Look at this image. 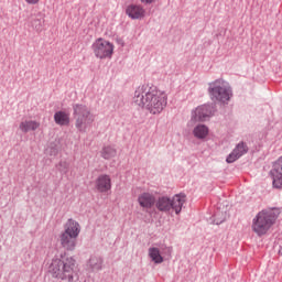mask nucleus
<instances>
[{"label":"nucleus","mask_w":282,"mask_h":282,"mask_svg":"<svg viewBox=\"0 0 282 282\" xmlns=\"http://www.w3.org/2000/svg\"><path fill=\"white\" fill-rule=\"evenodd\" d=\"M73 117L75 119V129L79 133H87L88 129H91L96 117L91 113V108L85 104L73 105Z\"/></svg>","instance_id":"nucleus-6"},{"label":"nucleus","mask_w":282,"mask_h":282,"mask_svg":"<svg viewBox=\"0 0 282 282\" xmlns=\"http://www.w3.org/2000/svg\"><path fill=\"white\" fill-rule=\"evenodd\" d=\"M105 260L99 256H91L88 260V268L91 272H100L102 270V264Z\"/></svg>","instance_id":"nucleus-16"},{"label":"nucleus","mask_w":282,"mask_h":282,"mask_svg":"<svg viewBox=\"0 0 282 282\" xmlns=\"http://www.w3.org/2000/svg\"><path fill=\"white\" fill-rule=\"evenodd\" d=\"M56 169H58L59 173H69V163L66 161H59Z\"/></svg>","instance_id":"nucleus-23"},{"label":"nucleus","mask_w":282,"mask_h":282,"mask_svg":"<svg viewBox=\"0 0 282 282\" xmlns=\"http://www.w3.org/2000/svg\"><path fill=\"white\" fill-rule=\"evenodd\" d=\"M207 94L214 105L226 107L232 99V86L224 78L208 83Z\"/></svg>","instance_id":"nucleus-3"},{"label":"nucleus","mask_w":282,"mask_h":282,"mask_svg":"<svg viewBox=\"0 0 282 282\" xmlns=\"http://www.w3.org/2000/svg\"><path fill=\"white\" fill-rule=\"evenodd\" d=\"M54 279H61L62 281L76 282L78 281V271L76 270V259L67 256V253H61L55 256L48 267Z\"/></svg>","instance_id":"nucleus-2"},{"label":"nucleus","mask_w":282,"mask_h":282,"mask_svg":"<svg viewBox=\"0 0 282 282\" xmlns=\"http://www.w3.org/2000/svg\"><path fill=\"white\" fill-rule=\"evenodd\" d=\"M41 127V123L34 120H24L20 123L19 129L22 133H30V131H36Z\"/></svg>","instance_id":"nucleus-18"},{"label":"nucleus","mask_w":282,"mask_h":282,"mask_svg":"<svg viewBox=\"0 0 282 282\" xmlns=\"http://www.w3.org/2000/svg\"><path fill=\"white\" fill-rule=\"evenodd\" d=\"M54 122L59 127H68L69 124V113L58 110L54 113Z\"/></svg>","instance_id":"nucleus-17"},{"label":"nucleus","mask_w":282,"mask_h":282,"mask_svg":"<svg viewBox=\"0 0 282 282\" xmlns=\"http://www.w3.org/2000/svg\"><path fill=\"white\" fill-rule=\"evenodd\" d=\"M95 188L97 193H109L112 188L111 176L108 174H100L95 180Z\"/></svg>","instance_id":"nucleus-13"},{"label":"nucleus","mask_w":282,"mask_h":282,"mask_svg":"<svg viewBox=\"0 0 282 282\" xmlns=\"http://www.w3.org/2000/svg\"><path fill=\"white\" fill-rule=\"evenodd\" d=\"M126 14L132 21H142L147 17V10L142 4L131 3L127 6Z\"/></svg>","instance_id":"nucleus-12"},{"label":"nucleus","mask_w":282,"mask_h":282,"mask_svg":"<svg viewBox=\"0 0 282 282\" xmlns=\"http://www.w3.org/2000/svg\"><path fill=\"white\" fill-rule=\"evenodd\" d=\"M149 257L153 261V263H164V257H162L158 247L149 248Z\"/></svg>","instance_id":"nucleus-20"},{"label":"nucleus","mask_w":282,"mask_h":282,"mask_svg":"<svg viewBox=\"0 0 282 282\" xmlns=\"http://www.w3.org/2000/svg\"><path fill=\"white\" fill-rule=\"evenodd\" d=\"M26 3H30L31 6H35L40 0H25Z\"/></svg>","instance_id":"nucleus-26"},{"label":"nucleus","mask_w":282,"mask_h":282,"mask_svg":"<svg viewBox=\"0 0 282 282\" xmlns=\"http://www.w3.org/2000/svg\"><path fill=\"white\" fill-rule=\"evenodd\" d=\"M169 252H171V248H169Z\"/></svg>","instance_id":"nucleus-27"},{"label":"nucleus","mask_w":282,"mask_h":282,"mask_svg":"<svg viewBox=\"0 0 282 282\" xmlns=\"http://www.w3.org/2000/svg\"><path fill=\"white\" fill-rule=\"evenodd\" d=\"M96 58H111L113 56V44L102 37L97 39L91 45Z\"/></svg>","instance_id":"nucleus-8"},{"label":"nucleus","mask_w":282,"mask_h":282,"mask_svg":"<svg viewBox=\"0 0 282 282\" xmlns=\"http://www.w3.org/2000/svg\"><path fill=\"white\" fill-rule=\"evenodd\" d=\"M281 212L276 208H267L259 212L256 217L252 219V231L256 232L258 237H263L268 235L270 228L276 224Z\"/></svg>","instance_id":"nucleus-4"},{"label":"nucleus","mask_w":282,"mask_h":282,"mask_svg":"<svg viewBox=\"0 0 282 282\" xmlns=\"http://www.w3.org/2000/svg\"><path fill=\"white\" fill-rule=\"evenodd\" d=\"M273 188H282V156H280L272 165L270 171Z\"/></svg>","instance_id":"nucleus-11"},{"label":"nucleus","mask_w":282,"mask_h":282,"mask_svg":"<svg viewBox=\"0 0 282 282\" xmlns=\"http://www.w3.org/2000/svg\"><path fill=\"white\" fill-rule=\"evenodd\" d=\"M133 102L138 107H141V109H145L149 113H152V116H158L169 105V97L158 86L144 84L135 89Z\"/></svg>","instance_id":"nucleus-1"},{"label":"nucleus","mask_w":282,"mask_h":282,"mask_svg":"<svg viewBox=\"0 0 282 282\" xmlns=\"http://www.w3.org/2000/svg\"><path fill=\"white\" fill-rule=\"evenodd\" d=\"M209 221L215 226H221V224L226 221V214H224V212L218 210L210 217Z\"/></svg>","instance_id":"nucleus-21"},{"label":"nucleus","mask_w":282,"mask_h":282,"mask_svg":"<svg viewBox=\"0 0 282 282\" xmlns=\"http://www.w3.org/2000/svg\"><path fill=\"white\" fill-rule=\"evenodd\" d=\"M100 155L104 160H111V158L118 155V150L112 145H105L100 151Z\"/></svg>","instance_id":"nucleus-19"},{"label":"nucleus","mask_w":282,"mask_h":282,"mask_svg":"<svg viewBox=\"0 0 282 282\" xmlns=\"http://www.w3.org/2000/svg\"><path fill=\"white\" fill-rule=\"evenodd\" d=\"M78 235H80V224L74 218H69L64 225V231L59 235V243L66 252L76 250Z\"/></svg>","instance_id":"nucleus-5"},{"label":"nucleus","mask_w":282,"mask_h":282,"mask_svg":"<svg viewBox=\"0 0 282 282\" xmlns=\"http://www.w3.org/2000/svg\"><path fill=\"white\" fill-rule=\"evenodd\" d=\"M217 112V105L204 104L198 106L195 110L192 111L191 120L193 122H206L208 118H213Z\"/></svg>","instance_id":"nucleus-9"},{"label":"nucleus","mask_w":282,"mask_h":282,"mask_svg":"<svg viewBox=\"0 0 282 282\" xmlns=\"http://www.w3.org/2000/svg\"><path fill=\"white\" fill-rule=\"evenodd\" d=\"M248 151H249L248 143L240 141L239 143L236 144L231 153L227 155L226 158L227 164H235V162H237V160H239L240 158H243V155H246Z\"/></svg>","instance_id":"nucleus-10"},{"label":"nucleus","mask_w":282,"mask_h":282,"mask_svg":"<svg viewBox=\"0 0 282 282\" xmlns=\"http://www.w3.org/2000/svg\"><path fill=\"white\" fill-rule=\"evenodd\" d=\"M139 206L143 208V210H151L153 206H155V194L150 193V192H143L138 196L137 199Z\"/></svg>","instance_id":"nucleus-14"},{"label":"nucleus","mask_w":282,"mask_h":282,"mask_svg":"<svg viewBox=\"0 0 282 282\" xmlns=\"http://www.w3.org/2000/svg\"><path fill=\"white\" fill-rule=\"evenodd\" d=\"M50 155H58V149L56 147H53L50 149Z\"/></svg>","instance_id":"nucleus-24"},{"label":"nucleus","mask_w":282,"mask_h":282,"mask_svg":"<svg viewBox=\"0 0 282 282\" xmlns=\"http://www.w3.org/2000/svg\"><path fill=\"white\" fill-rule=\"evenodd\" d=\"M31 25L35 32H43V25H45V20L41 18H35L31 21Z\"/></svg>","instance_id":"nucleus-22"},{"label":"nucleus","mask_w":282,"mask_h":282,"mask_svg":"<svg viewBox=\"0 0 282 282\" xmlns=\"http://www.w3.org/2000/svg\"><path fill=\"white\" fill-rule=\"evenodd\" d=\"M140 2L143 6H151L152 3H155V0H140Z\"/></svg>","instance_id":"nucleus-25"},{"label":"nucleus","mask_w":282,"mask_h":282,"mask_svg":"<svg viewBox=\"0 0 282 282\" xmlns=\"http://www.w3.org/2000/svg\"><path fill=\"white\" fill-rule=\"evenodd\" d=\"M184 204H186V194L180 193L173 197L167 195L159 196L154 206L159 213H171V210H174L175 215H180L182 208H184Z\"/></svg>","instance_id":"nucleus-7"},{"label":"nucleus","mask_w":282,"mask_h":282,"mask_svg":"<svg viewBox=\"0 0 282 282\" xmlns=\"http://www.w3.org/2000/svg\"><path fill=\"white\" fill-rule=\"evenodd\" d=\"M208 133H210V129L208 126L204 123H198L194 129H193V135L197 140H206L208 138Z\"/></svg>","instance_id":"nucleus-15"}]
</instances>
